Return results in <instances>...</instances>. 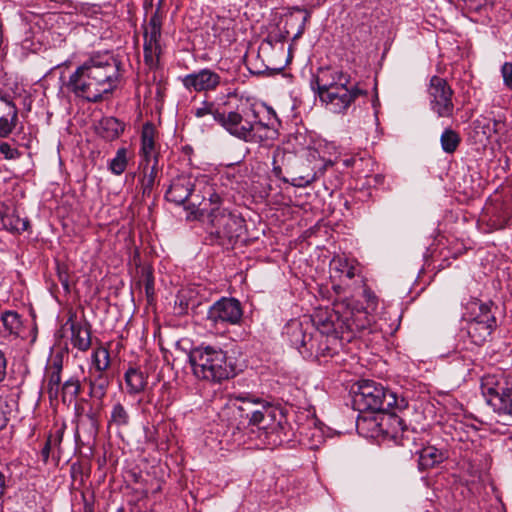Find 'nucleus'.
Segmentation results:
<instances>
[{"mask_svg":"<svg viewBox=\"0 0 512 512\" xmlns=\"http://www.w3.org/2000/svg\"><path fill=\"white\" fill-rule=\"evenodd\" d=\"M228 410L238 420V428L256 427L263 444L274 447L285 441L286 415L264 399L243 393L235 397Z\"/></svg>","mask_w":512,"mask_h":512,"instance_id":"nucleus-1","label":"nucleus"},{"mask_svg":"<svg viewBox=\"0 0 512 512\" xmlns=\"http://www.w3.org/2000/svg\"><path fill=\"white\" fill-rule=\"evenodd\" d=\"M215 122L229 135L250 144H264L278 137V130L261 121L256 105L240 101L228 112L216 113Z\"/></svg>","mask_w":512,"mask_h":512,"instance_id":"nucleus-2","label":"nucleus"},{"mask_svg":"<svg viewBox=\"0 0 512 512\" xmlns=\"http://www.w3.org/2000/svg\"><path fill=\"white\" fill-rule=\"evenodd\" d=\"M189 363L195 377L210 382H221L234 374L226 352L214 346L198 347L189 354Z\"/></svg>","mask_w":512,"mask_h":512,"instance_id":"nucleus-3","label":"nucleus"},{"mask_svg":"<svg viewBox=\"0 0 512 512\" xmlns=\"http://www.w3.org/2000/svg\"><path fill=\"white\" fill-rule=\"evenodd\" d=\"M354 405L359 411L394 413L403 410L408 403L404 397L372 380H363L354 396Z\"/></svg>","mask_w":512,"mask_h":512,"instance_id":"nucleus-4","label":"nucleus"},{"mask_svg":"<svg viewBox=\"0 0 512 512\" xmlns=\"http://www.w3.org/2000/svg\"><path fill=\"white\" fill-rule=\"evenodd\" d=\"M481 391L488 405L499 415L512 417V374L502 370L481 378Z\"/></svg>","mask_w":512,"mask_h":512,"instance_id":"nucleus-5","label":"nucleus"},{"mask_svg":"<svg viewBox=\"0 0 512 512\" xmlns=\"http://www.w3.org/2000/svg\"><path fill=\"white\" fill-rule=\"evenodd\" d=\"M209 234L219 245H228L237 241L244 231V219L226 209H210Z\"/></svg>","mask_w":512,"mask_h":512,"instance_id":"nucleus-6","label":"nucleus"},{"mask_svg":"<svg viewBox=\"0 0 512 512\" xmlns=\"http://www.w3.org/2000/svg\"><path fill=\"white\" fill-rule=\"evenodd\" d=\"M83 65L98 79L107 94L117 87L120 78L119 62L111 54L93 55Z\"/></svg>","mask_w":512,"mask_h":512,"instance_id":"nucleus-7","label":"nucleus"},{"mask_svg":"<svg viewBox=\"0 0 512 512\" xmlns=\"http://www.w3.org/2000/svg\"><path fill=\"white\" fill-rule=\"evenodd\" d=\"M66 86L75 96L89 102H98L107 94L98 79L83 64L71 74Z\"/></svg>","mask_w":512,"mask_h":512,"instance_id":"nucleus-8","label":"nucleus"},{"mask_svg":"<svg viewBox=\"0 0 512 512\" xmlns=\"http://www.w3.org/2000/svg\"><path fill=\"white\" fill-rule=\"evenodd\" d=\"M430 108L439 117H451L454 111L453 90L448 82L438 76L430 79L428 88Z\"/></svg>","mask_w":512,"mask_h":512,"instance_id":"nucleus-9","label":"nucleus"},{"mask_svg":"<svg viewBox=\"0 0 512 512\" xmlns=\"http://www.w3.org/2000/svg\"><path fill=\"white\" fill-rule=\"evenodd\" d=\"M366 92L358 87V85H342L327 93L319 96L322 103H324L328 110L333 113H344L351 106V104L361 95Z\"/></svg>","mask_w":512,"mask_h":512,"instance_id":"nucleus-10","label":"nucleus"},{"mask_svg":"<svg viewBox=\"0 0 512 512\" xmlns=\"http://www.w3.org/2000/svg\"><path fill=\"white\" fill-rule=\"evenodd\" d=\"M242 315V307L237 299L222 297L209 308L207 319L214 325H235L240 322Z\"/></svg>","mask_w":512,"mask_h":512,"instance_id":"nucleus-11","label":"nucleus"},{"mask_svg":"<svg viewBox=\"0 0 512 512\" xmlns=\"http://www.w3.org/2000/svg\"><path fill=\"white\" fill-rule=\"evenodd\" d=\"M350 82L351 76L348 73L339 69L321 67L312 76L310 86L318 96H321L339 86L349 85Z\"/></svg>","mask_w":512,"mask_h":512,"instance_id":"nucleus-12","label":"nucleus"},{"mask_svg":"<svg viewBox=\"0 0 512 512\" xmlns=\"http://www.w3.org/2000/svg\"><path fill=\"white\" fill-rule=\"evenodd\" d=\"M496 327V318L490 313L487 305L480 306V314L467 325V334L472 343L482 345Z\"/></svg>","mask_w":512,"mask_h":512,"instance_id":"nucleus-13","label":"nucleus"},{"mask_svg":"<svg viewBox=\"0 0 512 512\" xmlns=\"http://www.w3.org/2000/svg\"><path fill=\"white\" fill-rule=\"evenodd\" d=\"M222 83V77L212 69L203 68L185 75L183 86L197 93L215 91Z\"/></svg>","mask_w":512,"mask_h":512,"instance_id":"nucleus-14","label":"nucleus"},{"mask_svg":"<svg viewBox=\"0 0 512 512\" xmlns=\"http://www.w3.org/2000/svg\"><path fill=\"white\" fill-rule=\"evenodd\" d=\"M374 321L370 311L362 308L347 305L346 310L341 314V323L343 324V331L346 330L353 334L368 330Z\"/></svg>","mask_w":512,"mask_h":512,"instance_id":"nucleus-15","label":"nucleus"},{"mask_svg":"<svg viewBox=\"0 0 512 512\" xmlns=\"http://www.w3.org/2000/svg\"><path fill=\"white\" fill-rule=\"evenodd\" d=\"M18 121V108L13 96L0 89V137H7L12 133Z\"/></svg>","mask_w":512,"mask_h":512,"instance_id":"nucleus-16","label":"nucleus"},{"mask_svg":"<svg viewBox=\"0 0 512 512\" xmlns=\"http://www.w3.org/2000/svg\"><path fill=\"white\" fill-rule=\"evenodd\" d=\"M195 187V180L192 176L182 174L175 177L169 189L165 193V198L176 205H182L191 196Z\"/></svg>","mask_w":512,"mask_h":512,"instance_id":"nucleus-17","label":"nucleus"},{"mask_svg":"<svg viewBox=\"0 0 512 512\" xmlns=\"http://www.w3.org/2000/svg\"><path fill=\"white\" fill-rule=\"evenodd\" d=\"M154 135L153 125L146 123L141 132L140 167L159 166V154L155 150Z\"/></svg>","mask_w":512,"mask_h":512,"instance_id":"nucleus-18","label":"nucleus"},{"mask_svg":"<svg viewBox=\"0 0 512 512\" xmlns=\"http://www.w3.org/2000/svg\"><path fill=\"white\" fill-rule=\"evenodd\" d=\"M340 306H337V310H319L317 311L312 321L316 328L322 334H332L339 330L343 333V324L341 323Z\"/></svg>","mask_w":512,"mask_h":512,"instance_id":"nucleus-19","label":"nucleus"},{"mask_svg":"<svg viewBox=\"0 0 512 512\" xmlns=\"http://www.w3.org/2000/svg\"><path fill=\"white\" fill-rule=\"evenodd\" d=\"M84 381L89 385V396L102 400L110 385V378L106 371H89Z\"/></svg>","mask_w":512,"mask_h":512,"instance_id":"nucleus-20","label":"nucleus"},{"mask_svg":"<svg viewBox=\"0 0 512 512\" xmlns=\"http://www.w3.org/2000/svg\"><path fill=\"white\" fill-rule=\"evenodd\" d=\"M71 341L75 348L87 351L91 346V330L88 323L71 322Z\"/></svg>","mask_w":512,"mask_h":512,"instance_id":"nucleus-21","label":"nucleus"},{"mask_svg":"<svg viewBox=\"0 0 512 512\" xmlns=\"http://www.w3.org/2000/svg\"><path fill=\"white\" fill-rule=\"evenodd\" d=\"M127 393L136 395L144 391L147 385V376L136 368H129L124 375Z\"/></svg>","mask_w":512,"mask_h":512,"instance_id":"nucleus-22","label":"nucleus"},{"mask_svg":"<svg viewBox=\"0 0 512 512\" xmlns=\"http://www.w3.org/2000/svg\"><path fill=\"white\" fill-rule=\"evenodd\" d=\"M445 459L444 452L434 446H427L419 451L418 467L420 470L433 468Z\"/></svg>","mask_w":512,"mask_h":512,"instance_id":"nucleus-23","label":"nucleus"},{"mask_svg":"<svg viewBox=\"0 0 512 512\" xmlns=\"http://www.w3.org/2000/svg\"><path fill=\"white\" fill-rule=\"evenodd\" d=\"M285 329V333L291 346L299 350L301 347L306 345L308 336L303 331L302 324L299 321L294 320L289 322Z\"/></svg>","mask_w":512,"mask_h":512,"instance_id":"nucleus-24","label":"nucleus"},{"mask_svg":"<svg viewBox=\"0 0 512 512\" xmlns=\"http://www.w3.org/2000/svg\"><path fill=\"white\" fill-rule=\"evenodd\" d=\"M130 413L128 409L121 403L115 402L112 405L110 418L108 420L109 426H115L117 428L127 427L130 424Z\"/></svg>","mask_w":512,"mask_h":512,"instance_id":"nucleus-25","label":"nucleus"},{"mask_svg":"<svg viewBox=\"0 0 512 512\" xmlns=\"http://www.w3.org/2000/svg\"><path fill=\"white\" fill-rule=\"evenodd\" d=\"M142 177L140 179V189L142 195L149 197L155 185V179L159 171V166L151 165L149 167L142 166Z\"/></svg>","mask_w":512,"mask_h":512,"instance_id":"nucleus-26","label":"nucleus"},{"mask_svg":"<svg viewBox=\"0 0 512 512\" xmlns=\"http://www.w3.org/2000/svg\"><path fill=\"white\" fill-rule=\"evenodd\" d=\"M161 27L162 21L158 12H155L148 22V25L145 28L144 33V42H148L149 45L152 43L153 45H159V40L161 37Z\"/></svg>","mask_w":512,"mask_h":512,"instance_id":"nucleus-27","label":"nucleus"},{"mask_svg":"<svg viewBox=\"0 0 512 512\" xmlns=\"http://www.w3.org/2000/svg\"><path fill=\"white\" fill-rule=\"evenodd\" d=\"M48 375L47 392L49 397L56 398L60 392L62 361H54Z\"/></svg>","mask_w":512,"mask_h":512,"instance_id":"nucleus-28","label":"nucleus"},{"mask_svg":"<svg viewBox=\"0 0 512 512\" xmlns=\"http://www.w3.org/2000/svg\"><path fill=\"white\" fill-rule=\"evenodd\" d=\"M100 129L104 138L113 140L124 131V125L114 117H107L100 122Z\"/></svg>","mask_w":512,"mask_h":512,"instance_id":"nucleus-29","label":"nucleus"},{"mask_svg":"<svg viewBox=\"0 0 512 512\" xmlns=\"http://www.w3.org/2000/svg\"><path fill=\"white\" fill-rule=\"evenodd\" d=\"M60 391L62 402L65 404H71L76 400L81 392V383L77 378L71 377L63 383Z\"/></svg>","mask_w":512,"mask_h":512,"instance_id":"nucleus-30","label":"nucleus"},{"mask_svg":"<svg viewBox=\"0 0 512 512\" xmlns=\"http://www.w3.org/2000/svg\"><path fill=\"white\" fill-rule=\"evenodd\" d=\"M76 413L78 416V425L87 423L90 427L91 433L96 434L99 427V412L90 408L84 413V409L79 406H75Z\"/></svg>","mask_w":512,"mask_h":512,"instance_id":"nucleus-31","label":"nucleus"},{"mask_svg":"<svg viewBox=\"0 0 512 512\" xmlns=\"http://www.w3.org/2000/svg\"><path fill=\"white\" fill-rule=\"evenodd\" d=\"M460 142V135L450 128L445 129L441 134L440 143L445 153H454L457 150Z\"/></svg>","mask_w":512,"mask_h":512,"instance_id":"nucleus-32","label":"nucleus"},{"mask_svg":"<svg viewBox=\"0 0 512 512\" xmlns=\"http://www.w3.org/2000/svg\"><path fill=\"white\" fill-rule=\"evenodd\" d=\"M128 150L125 147H121L116 151V155L108 163V169L114 175H121L127 168Z\"/></svg>","mask_w":512,"mask_h":512,"instance_id":"nucleus-33","label":"nucleus"},{"mask_svg":"<svg viewBox=\"0 0 512 512\" xmlns=\"http://www.w3.org/2000/svg\"><path fill=\"white\" fill-rule=\"evenodd\" d=\"M2 223L8 231L14 233L24 232L29 227V221L27 219H22L14 213L4 215L2 217Z\"/></svg>","mask_w":512,"mask_h":512,"instance_id":"nucleus-34","label":"nucleus"},{"mask_svg":"<svg viewBox=\"0 0 512 512\" xmlns=\"http://www.w3.org/2000/svg\"><path fill=\"white\" fill-rule=\"evenodd\" d=\"M110 365L109 351L103 347L92 353V367L89 371H106Z\"/></svg>","mask_w":512,"mask_h":512,"instance_id":"nucleus-35","label":"nucleus"},{"mask_svg":"<svg viewBox=\"0 0 512 512\" xmlns=\"http://www.w3.org/2000/svg\"><path fill=\"white\" fill-rule=\"evenodd\" d=\"M3 326L9 333H17L21 327L20 315L16 311L7 310L1 315Z\"/></svg>","mask_w":512,"mask_h":512,"instance_id":"nucleus-36","label":"nucleus"},{"mask_svg":"<svg viewBox=\"0 0 512 512\" xmlns=\"http://www.w3.org/2000/svg\"><path fill=\"white\" fill-rule=\"evenodd\" d=\"M222 112L223 111H220L219 109H217L215 107L214 102H209L206 100L202 101L201 105L199 107L193 109V114L197 118H202L206 115H212L213 118L215 119L216 113H222Z\"/></svg>","mask_w":512,"mask_h":512,"instance_id":"nucleus-37","label":"nucleus"},{"mask_svg":"<svg viewBox=\"0 0 512 512\" xmlns=\"http://www.w3.org/2000/svg\"><path fill=\"white\" fill-rule=\"evenodd\" d=\"M159 53L160 45L144 42V60L148 65L153 66L157 62Z\"/></svg>","mask_w":512,"mask_h":512,"instance_id":"nucleus-38","label":"nucleus"},{"mask_svg":"<svg viewBox=\"0 0 512 512\" xmlns=\"http://www.w3.org/2000/svg\"><path fill=\"white\" fill-rule=\"evenodd\" d=\"M317 179L316 172H310L306 175L297 176L291 179V185L295 187H307Z\"/></svg>","mask_w":512,"mask_h":512,"instance_id":"nucleus-39","label":"nucleus"},{"mask_svg":"<svg viewBox=\"0 0 512 512\" xmlns=\"http://www.w3.org/2000/svg\"><path fill=\"white\" fill-rule=\"evenodd\" d=\"M504 86L512 90V63L505 62L500 69Z\"/></svg>","mask_w":512,"mask_h":512,"instance_id":"nucleus-40","label":"nucleus"},{"mask_svg":"<svg viewBox=\"0 0 512 512\" xmlns=\"http://www.w3.org/2000/svg\"><path fill=\"white\" fill-rule=\"evenodd\" d=\"M0 153L5 157V159L9 160L17 159L20 156L18 149L6 142L0 144Z\"/></svg>","mask_w":512,"mask_h":512,"instance_id":"nucleus-41","label":"nucleus"},{"mask_svg":"<svg viewBox=\"0 0 512 512\" xmlns=\"http://www.w3.org/2000/svg\"><path fill=\"white\" fill-rule=\"evenodd\" d=\"M57 276L66 293L70 292L69 274L64 266H57Z\"/></svg>","mask_w":512,"mask_h":512,"instance_id":"nucleus-42","label":"nucleus"},{"mask_svg":"<svg viewBox=\"0 0 512 512\" xmlns=\"http://www.w3.org/2000/svg\"><path fill=\"white\" fill-rule=\"evenodd\" d=\"M363 297L367 303V306L365 309L368 311L376 310L378 299H377L376 295L374 294V292L372 290H370L369 288H365L363 290Z\"/></svg>","mask_w":512,"mask_h":512,"instance_id":"nucleus-43","label":"nucleus"},{"mask_svg":"<svg viewBox=\"0 0 512 512\" xmlns=\"http://www.w3.org/2000/svg\"><path fill=\"white\" fill-rule=\"evenodd\" d=\"M9 411L10 409L7 400L0 397V429L7 425Z\"/></svg>","mask_w":512,"mask_h":512,"instance_id":"nucleus-44","label":"nucleus"},{"mask_svg":"<svg viewBox=\"0 0 512 512\" xmlns=\"http://www.w3.org/2000/svg\"><path fill=\"white\" fill-rule=\"evenodd\" d=\"M349 263L350 262L345 258L334 257L331 261V266L335 271L343 275L345 268H347Z\"/></svg>","mask_w":512,"mask_h":512,"instance_id":"nucleus-45","label":"nucleus"},{"mask_svg":"<svg viewBox=\"0 0 512 512\" xmlns=\"http://www.w3.org/2000/svg\"><path fill=\"white\" fill-rule=\"evenodd\" d=\"M63 434H64L63 428H59L56 430V432L54 434H51L48 437L47 442H49L53 448H57L60 446V444L62 442Z\"/></svg>","mask_w":512,"mask_h":512,"instance_id":"nucleus-46","label":"nucleus"},{"mask_svg":"<svg viewBox=\"0 0 512 512\" xmlns=\"http://www.w3.org/2000/svg\"><path fill=\"white\" fill-rule=\"evenodd\" d=\"M508 225V219L506 217H496L489 220V226L494 230L503 229Z\"/></svg>","mask_w":512,"mask_h":512,"instance_id":"nucleus-47","label":"nucleus"},{"mask_svg":"<svg viewBox=\"0 0 512 512\" xmlns=\"http://www.w3.org/2000/svg\"><path fill=\"white\" fill-rule=\"evenodd\" d=\"M486 128L494 133H500L504 128V123L501 120H492L487 123Z\"/></svg>","mask_w":512,"mask_h":512,"instance_id":"nucleus-48","label":"nucleus"},{"mask_svg":"<svg viewBox=\"0 0 512 512\" xmlns=\"http://www.w3.org/2000/svg\"><path fill=\"white\" fill-rule=\"evenodd\" d=\"M175 305L178 306V308L176 307V309L179 314L186 313V311L188 309V302L186 301V299L183 296L179 295L177 297V300L175 301Z\"/></svg>","mask_w":512,"mask_h":512,"instance_id":"nucleus-49","label":"nucleus"},{"mask_svg":"<svg viewBox=\"0 0 512 512\" xmlns=\"http://www.w3.org/2000/svg\"><path fill=\"white\" fill-rule=\"evenodd\" d=\"M208 201H209V204L212 206L211 209H216V208L221 209L219 206L221 203V197L219 194H217L215 192L209 193Z\"/></svg>","mask_w":512,"mask_h":512,"instance_id":"nucleus-50","label":"nucleus"},{"mask_svg":"<svg viewBox=\"0 0 512 512\" xmlns=\"http://www.w3.org/2000/svg\"><path fill=\"white\" fill-rule=\"evenodd\" d=\"M356 274H357L356 267L353 264L349 263L347 268H345L343 275L348 279H352L355 277Z\"/></svg>","mask_w":512,"mask_h":512,"instance_id":"nucleus-51","label":"nucleus"},{"mask_svg":"<svg viewBox=\"0 0 512 512\" xmlns=\"http://www.w3.org/2000/svg\"><path fill=\"white\" fill-rule=\"evenodd\" d=\"M6 376V359L4 354L0 351V382L4 380Z\"/></svg>","mask_w":512,"mask_h":512,"instance_id":"nucleus-52","label":"nucleus"},{"mask_svg":"<svg viewBox=\"0 0 512 512\" xmlns=\"http://www.w3.org/2000/svg\"><path fill=\"white\" fill-rule=\"evenodd\" d=\"M272 172L274 174L275 177L279 178V179H282L284 182H289L287 179L283 178L282 177V169L279 165H277L276 163V159L274 158L273 160V169H272Z\"/></svg>","mask_w":512,"mask_h":512,"instance_id":"nucleus-53","label":"nucleus"},{"mask_svg":"<svg viewBox=\"0 0 512 512\" xmlns=\"http://www.w3.org/2000/svg\"><path fill=\"white\" fill-rule=\"evenodd\" d=\"M52 449H53L52 445L46 441L44 447L41 450V455H42L44 462H47L49 455H50V451Z\"/></svg>","mask_w":512,"mask_h":512,"instance_id":"nucleus-54","label":"nucleus"},{"mask_svg":"<svg viewBox=\"0 0 512 512\" xmlns=\"http://www.w3.org/2000/svg\"><path fill=\"white\" fill-rule=\"evenodd\" d=\"M145 291L147 297H151L154 293V284L152 279H147L145 283Z\"/></svg>","mask_w":512,"mask_h":512,"instance_id":"nucleus-55","label":"nucleus"},{"mask_svg":"<svg viewBox=\"0 0 512 512\" xmlns=\"http://www.w3.org/2000/svg\"><path fill=\"white\" fill-rule=\"evenodd\" d=\"M391 419H392L393 424H397L400 427V429L402 431H404V422L400 417H398L396 415H392Z\"/></svg>","mask_w":512,"mask_h":512,"instance_id":"nucleus-56","label":"nucleus"},{"mask_svg":"<svg viewBox=\"0 0 512 512\" xmlns=\"http://www.w3.org/2000/svg\"><path fill=\"white\" fill-rule=\"evenodd\" d=\"M4 491H5V476L0 471V498L3 496Z\"/></svg>","mask_w":512,"mask_h":512,"instance_id":"nucleus-57","label":"nucleus"},{"mask_svg":"<svg viewBox=\"0 0 512 512\" xmlns=\"http://www.w3.org/2000/svg\"><path fill=\"white\" fill-rule=\"evenodd\" d=\"M85 512H92V510H91V509H87V508H86V509H85Z\"/></svg>","mask_w":512,"mask_h":512,"instance_id":"nucleus-58","label":"nucleus"}]
</instances>
